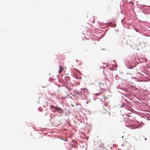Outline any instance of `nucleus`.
<instances>
[{
	"instance_id": "obj_3",
	"label": "nucleus",
	"mask_w": 150,
	"mask_h": 150,
	"mask_svg": "<svg viewBox=\"0 0 150 150\" xmlns=\"http://www.w3.org/2000/svg\"><path fill=\"white\" fill-rule=\"evenodd\" d=\"M51 108H54L55 107H54L53 105H51Z\"/></svg>"
},
{
	"instance_id": "obj_2",
	"label": "nucleus",
	"mask_w": 150,
	"mask_h": 150,
	"mask_svg": "<svg viewBox=\"0 0 150 150\" xmlns=\"http://www.w3.org/2000/svg\"><path fill=\"white\" fill-rule=\"evenodd\" d=\"M57 111H59L61 110V109L60 108L56 107L54 108Z\"/></svg>"
},
{
	"instance_id": "obj_5",
	"label": "nucleus",
	"mask_w": 150,
	"mask_h": 150,
	"mask_svg": "<svg viewBox=\"0 0 150 150\" xmlns=\"http://www.w3.org/2000/svg\"><path fill=\"white\" fill-rule=\"evenodd\" d=\"M145 140H146L147 139H146V138H145Z\"/></svg>"
},
{
	"instance_id": "obj_4",
	"label": "nucleus",
	"mask_w": 150,
	"mask_h": 150,
	"mask_svg": "<svg viewBox=\"0 0 150 150\" xmlns=\"http://www.w3.org/2000/svg\"><path fill=\"white\" fill-rule=\"evenodd\" d=\"M135 30L137 32H138V30H137V29H135Z\"/></svg>"
},
{
	"instance_id": "obj_1",
	"label": "nucleus",
	"mask_w": 150,
	"mask_h": 150,
	"mask_svg": "<svg viewBox=\"0 0 150 150\" xmlns=\"http://www.w3.org/2000/svg\"><path fill=\"white\" fill-rule=\"evenodd\" d=\"M59 70L58 71V73L59 74H60L63 71L64 68L62 67V66H60L59 67Z\"/></svg>"
}]
</instances>
